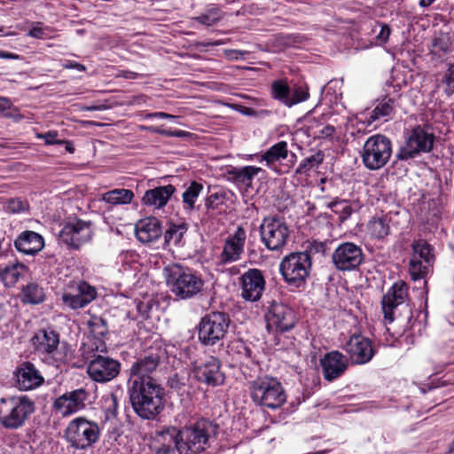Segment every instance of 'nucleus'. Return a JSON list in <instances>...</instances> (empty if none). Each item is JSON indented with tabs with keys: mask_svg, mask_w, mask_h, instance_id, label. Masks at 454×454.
<instances>
[{
	"mask_svg": "<svg viewBox=\"0 0 454 454\" xmlns=\"http://www.w3.org/2000/svg\"><path fill=\"white\" fill-rule=\"evenodd\" d=\"M229 178L234 182L239 183V176L241 174V168H231L228 170Z\"/></svg>",
	"mask_w": 454,
	"mask_h": 454,
	"instance_id": "13d9d810",
	"label": "nucleus"
},
{
	"mask_svg": "<svg viewBox=\"0 0 454 454\" xmlns=\"http://www.w3.org/2000/svg\"><path fill=\"white\" fill-rule=\"evenodd\" d=\"M219 13L217 10H210L208 12L201 14L199 17H196L195 20L201 24L207 26H212L215 24L219 20Z\"/></svg>",
	"mask_w": 454,
	"mask_h": 454,
	"instance_id": "09e8293b",
	"label": "nucleus"
},
{
	"mask_svg": "<svg viewBox=\"0 0 454 454\" xmlns=\"http://www.w3.org/2000/svg\"><path fill=\"white\" fill-rule=\"evenodd\" d=\"M390 35V28L387 25H381L380 31L377 35V39L380 43H384L388 40Z\"/></svg>",
	"mask_w": 454,
	"mask_h": 454,
	"instance_id": "864d4df0",
	"label": "nucleus"
},
{
	"mask_svg": "<svg viewBox=\"0 0 454 454\" xmlns=\"http://www.w3.org/2000/svg\"><path fill=\"white\" fill-rule=\"evenodd\" d=\"M391 154L392 145L390 139L378 134L370 137L364 143L362 160L367 168L376 170L387 163Z\"/></svg>",
	"mask_w": 454,
	"mask_h": 454,
	"instance_id": "1a4fd4ad",
	"label": "nucleus"
},
{
	"mask_svg": "<svg viewBox=\"0 0 454 454\" xmlns=\"http://www.w3.org/2000/svg\"><path fill=\"white\" fill-rule=\"evenodd\" d=\"M289 98L291 101L289 107L308 100L309 98V87L306 84L292 87Z\"/></svg>",
	"mask_w": 454,
	"mask_h": 454,
	"instance_id": "79ce46f5",
	"label": "nucleus"
},
{
	"mask_svg": "<svg viewBox=\"0 0 454 454\" xmlns=\"http://www.w3.org/2000/svg\"><path fill=\"white\" fill-rule=\"evenodd\" d=\"M369 233L375 239H383L389 234V224L386 217H373L367 224Z\"/></svg>",
	"mask_w": 454,
	"mask_h": 454,
	"instance_id": "f704fd0d",
	"label": "nucleus"
},
{
	"mask_svg": "<svg viewBox=\"0 0 454 454\" xmlns=\"http://www.w3.org/2000/svg\"><path fill=\"white\" fill-rule=\"evenodd\" d=\"M218 359L209 357L206 362L196 365L193 369L194 377L200 382L210 387L223 385L225 380L224 373L220 369Z\"/></svg>",
	"mask_w": 454,
	"mask_h": 454,
	"instance_id": "412c9836",
	"label": "nucleus"
},
{
	"mask_svg": "<svg viewBox=\"0 0 454 454\" xmlns=\"http://www.w3.org/2000/svg\"><path fill=\"white\" fill-rule=\"evenodd\" d=\"M19 58L20 56L17 54L0 50V59H18Z\"/></svg>",
	"mask_w": 454,
	"mask_h": 454,
	"instance_id": "69168bd1",
	"label": "nucleus"
},
{
	"mask_svg": "<svg viewBox=\"0 0 454 454\" xmlns=\"http://www.w3.org/2000/svg\"><path fill=\"white\" fill-rule=\"evenodd\" d=\"M289 153L287 143L280 141L270 146L262 155L261 161H265L266 166L277 170V162L287 158Z\"/></svg>",
	"mask_w": 454,
	"mask_h": 454,
	"instance_id": "c85d7f7f",
	"label": "nucleus"
},
{
	"mask_svg": "<svg viewBox=\"0 0 454 454\" xmlns=\"http://www.w3.org/2000/svg\"><path fill=\"white\" fill-rule=\"evenodd\" d=\"M58 344L59 342H38L36 348L39 351L52 354L56 350Z\"/></svg>",
	"mask_w": 454,
	"mask_h": 454,
	"instance_id": "603ef678",
	"label": "nucleus"
},
{
	"mask_svg": "<svg viewBox=\"0 0 454 454\" xmlns=\"http://www.w3.org/2000/svg\"><path fill=\"white\" fill-rule=\"evenodd\" d=\"M230 319L225 313L213 312L204 317L198 327L199 340H219L224 338Z\"/></svg>",
	"mask_w": 454,
	"mask_h": 454,
	"instance_id": "4468645a",
	"label": "nucleus"
},
{
	"mask_svg": "<svg viewBox=\"0 0 454 454\" xmlns=\"http://www.w3.org/2000/svg\"><path fill=\"white\" fill-rule=\"evenodd\" d=\"M14 246L23 254H35L43 248L44 241L37 232L25 231L15 239Z\"/></svg>",
	"mask_w": 454,
	"mask_h": 454,
	"instance_id": "393cba45",
	"label": "nucleus"
},
{
	"mask_svg": "<svg viewBox=\"0 0 454 454\" xmlns=\"http://www.w3.org/2000/svg\"><path fill=\"white\" fill-rule=\"evenodd\" d=\"M105 331H106V327L103 320H100V325L98 323H93L91 332L95 334L104 335Z\"/></svg>",
	"mask_w": 454,
	"mask_h": 454,
	"instance_id": "bf43d9fd",
	"label": "nucleus"
},
{
	"mask_svg": "<svg viewBox=\"0 0 454 454\" xmlns=\"http://www.w3.org/2000/svg\"><path fill=\"white\" fill-rule=\"evenodd\" d=\"M372 342H346V350L350 359L355 364H365L369 362L373 355Z\"/></svg>",
	"mask_w": 454,
	"mask_h": 454,
	"instance_id": "bb28decb",
	"label": "nucleus"
},
{
	"mask_svg": "<svg viewBox=\"0 0 454 454\" xmlns=\"http://www.w3.org/2000/svg\"><path fill=\"white\" fill-rule=\"evenodd\" d=\"M396 100L391 98H385L372 111L369 117V122H373L382 117L390 116L394 113Z\"/></svg>",
	"mask_w": 454,
	"mask_h": 454,
	"instance_id": "72a5a7b5",
	"label": "nucleus"
},
{
	"mask_svg": "<svg viewBox=\"0 0 454 454\" xmlns=\"http://www.w3.org/2000/svg\"><path fill=\"white\" fill-rule=\"evenodd\" d=\"M442 82L445 84L444 93L450 97L454 93V64H449Z\"/></svg>",
	"mask_w": 454,
	"mask_h": 454,
	"instance_id": "c03bdc74",
	"label": "nucleus"
},
{
	"mask_svg": "<svg viewBox=\"0 0 454 454\" xmlns=\"http://www.w3.org/2000/svg\"><path fill=\"white\" fill-rule=\"evenodd\" d=\"M384 324L390 336L399 339L409 329L413 317L409 302V287L403 281L395 282L382 296Z\"/></svg>",
	"mask_w": 454,
	"mask_h": 454,
	"instance_id": "f03ea898",
	"label": "nucleus"
},
{
	"mask_svg": "<svg viewBox=\"0 0 454 454\" xmlns=\"http://www.w3.org/2000/svg\"><path fill=\"white\" fill-rule=\"evenodd\" d=\"M17 387L20 390H30L43 384V378L33 364L24 363L16 372Z\"/></svg>",
	"mask_w": 454,
	"mask_h": 454,
	"instance_id": "b1692460",
	"label": "nucleus"
},
{
	"mask_svg": "<svg viewBox=\"0 0 454 454\" xmlns=\"http://www.w3.org/2000/svg\"><path fill=\"white\" fill-rule=\"evenodd\" d=\"M324 160V154L321 151H318L315 154L305 158L299 164L295 170L296 174L307 175L311 169L317 168Z\"/></svg>",
	"mask_w": 454,
	"mask_h": 454,
	"instance_id": "58836bf2",
	"label": "nucleus"
},
{
	"mask_svg": "<svg viewBox=\"0 0 454 454\" xmlns=\"http://www.w3.org/2000/svg\"><path fill=\"white\" fill-rule=\"evenodd\" d=\"M203 189V185L197 182H192L183 193V202L185 209L192 210L195 202Z\"/></svg>",
	"mask_w": 454,
	"mask_h": 454,
	"instance_id": "4c0bfd02",
	"label": "nucleus"
},
{
	"mask_svg": "<svg viewBox=\"0 0 454 454\" xmlns=\"http://www.w3.org/2000/svg\"><path fill=\"white\" fill-rule=\"evenodd\" d=\"M311 257L308 252H296L286 255L279 265L285 281L300 286L309 274Z\"/></svg>",
	"mask_w": 454,
	"mask_h": 454,
	"instance_id": "6e6552de",
	"label": "nucleus"
},
{
	"mask_svg": "<svg viewBox=\"0 0 454 454\" xmlns=\"http://www.w3.org/2000/svg\"><path fill=\"white\" fill-rule=\"evenodd\" d=\"M35 403L27 395L0 400V423L6 429L21 427L35 411Z\"/></svg>",
	"mask_w": 454,
	"mask_h": 454,
	"instance_id": "39448f33",
	"label": "nucleus"
},
{
	"mask_svg": "<svg viewBox=\"0 0 454 454\" xmlns=\"http://www.w3.org/2000/svg\"><path fill=\"white\" fill-rule=\"evenodd\" d=\"M239 112L244 114V115H247V116H258V115H262V114H269L268 111H265V110H262V111H255L254 109H253L252 107H247V106H239Z\"/></svg>",
	"mask_w": 454,
	"mask_h": 454,
	"instance_id": "5fc2aeb1",
	"label": "nucleus"
},
{
	"mask_svg": "<svg viewBox=\"0 0 454 454\" xmlns=\"http://www.w3.org/2000/svg\"><path fill=\"white\" fill-rule=\"evenodd\" d=\"M12 106V103L10 99L6 98L0 97V112H4L5 110L11 109Z\"/></svg>",
	"mask_w": 454,
	"mask_h": 454,
	"instance_id": "680f3d73",
	"label": "nucleus"
},
{
	"mask_svg": "<svg viewBox=\"0 0 454 454\" xmlns=\"http://www.w3.org/2000/svg\"><path fill=\"white\" fill-rule=\"evenodd\" d=\"M23 301L31 304H38L44 301L43 289L35 283H30L23 287Z\"/></svg>",
	"mask_w": 454,
	"mask_h": 454,
	"instance_id": "c9c22d12",
	"label": "nucleus"
},
{
	"mask_svg": "<svg viewBox=\"0 0 454 454\" xmlns=\"http://www.w3.org/2000/svg\"><path fill=\"white\" fill-rule=\"evenodd\" d=\"M291 87L286 79H278L272 82L270 85V97L289 107Z\"/></svg>",
	"mask_w": 454,
	"mask_h": 454,
	"instance_id": "2f4dec72",
	"label": "nucleus"
},
{
	"mask_svg": "<svg viewBox=\"0 0 454 454\" xmlns=\"http://www.w3.org/2000/svg\"><path fill=\"white\" fill-rule=\"evenodd\" d=\"M62 67L65 69H76L80 72H84L86 70V67L84 65L80 64L75 61H73V60H67L65 63L62 64Z\"/></svg>",
	"mask_w": 454,
	"mask_h": 454,
	"instance_id": "6e6d98bb",
	"label": "nucleus"
},
{
	"mask_svg": "<svg viewBox=\"0 0 454 454\" xmlns=\"http://www.w3.org/2000/svg\"><path fill=\"white\" fill-rule=\"evenodd\" d=\"M107 406L105 411V416L106 420L116 419L118 415V398L116 395L112 394L110 397L106 401Z\"/></svg>",
	"mask_w": 454,
	"mask_h": 454,
	"instance_id": "a18cd8bd",
	"label": "nucleus"
},
{
	"mask_svg": "<svg viewBox=\"0 0 454 454\" xmlns=\"http://www.w3.org/2000/svg\"><path fill=\"white\" fill-rule=\"evenodd\" d=\"M177 441H179V429L175 427H165L157 433L155 438L156 443H174L176 449Z\"/></svg>",
	"mask_w": 454,
	"mask_h": 454,
	"instance_id": "a19ab883",
	"label": "nucleus"
},
{
	"mask_svg": "<svg viewBox=\"0 0 454 454\" xmlns=\"http://www.w3.org/2000/svg\"><path fill=\"white\" fill-rule=\"evenodd\" d=\"M269 329L274 328L281 333L294 326V311L282 303L273 302L265 315Z\"/></svg>",
	"mask_w": 454,
	"mask_h": 454,
	"instance_id": "6ab92c4d",
	"label": "nucleus"
},
{
	"mask_svg": "<svg viewBox=\"0 0 454 454\" xmlns=\"http://www.w3.org/2000/svg\"><path fill=\"white\" fill-rule=\"evenodd\" d=\"M9 309H10V306L8 304H5V303L0 304V320L3 319L4 317H5Z\"/></svg>",
	"mask_w": 454,
	"mask_h": 454,
	"instance_id": "774afa93",
	"label": "nucleus"
},
{
	"mask_svg": "<svg viewBox=\"0 0 454 454\" xmlns=\"http://www.w3.org/2000/svg\"><path fill=\"white\" fill-rule=\"evenodd\" d=\"M435 137L427 127L416 126L407 136L403 146L396 156L399 160H406L413 159L421 153H430L434 144Z\"/></svg>",
	"mask_w": 454,
	"mask_h": 454,
	"instance_id": "9d476101",
	"label": "nucleus"
},
{
	"mask_svg": "<svg viewBox=\"0 0 454 454\" xmlns=\"http://www.w3.org/2000/svg\"><path fill=\"white\" fill-rule=\"evenodd\" d=\"M164 355L165 349L160 346H151L129 370V401L134 411L145 419H154L164 408V388L150 376Z\"/></svg>",
	"mask_w": 454,
	"mask_h": 454,
	"instance_id": "f257e3e1",
	"label": "nucleus"
},
{
	"mask_svg": "<svg viewBox=\"0 0 454 454\" xmlns=\"http://www.w3.org/2000/svg\"><path fill=\"white\" fill-rule=\"evenodd\" d=\"M233 196L234 194L231 191L224 188H216L209 191V195L205 201L207 213L209 214L211 211L221 209Z\"/></svg>",
	"mask_w": 454,
	"mask_h": 454,
	"instance_id": "c756f323",
	"label": "nucleus"
},
{
	"mask_svg": "<svg viewBox=\"0 0 454 454\" xmlns=\"http://www.w3.org/2000/svg\"><path fill=\"white\" fill-rule=\"evenodd\" d=\"M211 425L206 421L197 422L179 429L176 450L179 454H198L209 447Z\"/></svg>",
	"mask_w": 454,
	"mask_h": 454,
	"instance_id": "0eeeda50",
	"label": "nucleus"
},
{
	"mask_svg": "<svg viewBox=\"0 0 454 454\" xmlns=\"http://www.w3.org/2000/svg\"><path fill=\"white\" fill-rule=\"evenodd\" d=\"M88 397L89 394L84 388H78L59 396L54 401L53 408L61 416L67 417L83 410Z\"/></svg>",
	"mask_w": 454,
	"mask_h": 454,
	"instance_id": "dca6fc26",
	"label": "nucleus"
},
{
	"mask_svg": "<svg viewBox=\"0 0 454 454\" xmlns=\"http://www.w3.org/2000/svg\"><path fill=\"white\" fill-rule=\"evenodd\" d=\"M157 444L154 447L155 454H171L176 450L174 443L164 442Z\"/></svg>",
	"mask_w": 454,
	"mask_h": 454,
	"instance_id": "8fccbe9b",
	"label": "nucleus"
},
{
	"mask_svg": "<svg viewBox=\"0 0 454 454\" xmlns=\"http://www.w3.org/2000/svg\"><path fill=\"white\" fill-rule=\"evenodd\" d=\"M27 272V267L22 263H12L0 269V277L5 286H13Z\"/></svg>",
	"mask_w": 454,
	"mask_h": 454,
	"instance_id": "7c9ffc66",
	"label": "nucleus"
},
{
	"mask_svg": "<svg viewBox=\"0 0 454 454\" xmlns=\"http://www.w3.org/2000/svg\"><path fill=\"white\" fill-rule=\"evenodd\" d=\"M136 235L139 241L149 243L161 235L160 222L154 217L140 220L136 224Z\"/></svg>",
	"mask_w": 454,
	"mask_h": 454,
	"instance_id": "a878e982",
	"label": "nucleus"
},
{
	"mask_svg": "<svg viewBox=\"0 0 454 454\" xmlns=\"http://www.w3.org/2000/svg\"><path fill=\"white\" fill-rule=\"evenodd\" d=\"M166 283L179 299H190L198 294L203 286L202 279L190 269L180 264H171L164 269Z\"/></svg>",
	"mask_w": 454,
	"mask_h": 454,
	"instance_id": "7ed1b4c3",
	"label": "nucleus"
},
{
	"mask_svg": "<svg viewBox=\"0 0 454 454\" xmlns=\"http://www.w3.org/2000/svg\"><path fill=\"white\" fill-rule=\"evenodd\" d=\"M187 231V225L186 223H180V224H170L168 229L165 232V242L168 244H174L178 245L183 237L184 234Z\"/></svg>",
	"mask_w": 454,
	"mask_h": 454,
	"instance_id": "ea45409f",
	"label": "nucleus"
},
{
	"mask_svg": "<svg viewBox=\"0 0 454 454\" xmlns=\"http://www.w3.org/2000/svg\"><path fill=\"white\" fill-rule=\"evenodd\" d=\"M247 233L242 226H238L232 235H230L224 242L220 254L221 262L228 264L239 261L244 252Z\"/></svg>",
	"mask_w": 454,
	"mask_h": 454,
	"instance_id": "aec40b11",
	"label": "nucleus"
},
{
	"mask_svg": "<svg viewBox=\"0 0 454 454\" xmlns=\"http://www.w3.org/2000/svg\"><path fill=\"white\" fill-rule=\"evenodd\" d=\"M120 372V364L109 357L98 356L90 362L87 372L90 377L98 382H106L114 379Z\"/></svg>",
	"mask_w": 454,
	"mask_h": 454,
	"instance_id": "a211bd4d",
	"label": "nucleus"
},
{
	"mask_svg": "<svg viewBox=\"0 0 454 454\" xmlns=\"http://www.w3.org/2000/svg\"><path fill=\"white\" fill-rule=\"evenodd\" d=\"M190 135L189 132L184 130H170L168 133V137H185Z\"/></svg>",
	"mask_w": 454,
	"mask_h": 454,
	"instance_id": "0e129e2a",
	"label": "nucleus"
},
{
	"mask_svg": "<svg viewBox=\"0 0 454 454\" xmlns=\"http://www.w3.org/2000/svg\"><path fill=\"white\" fill-rule=\"evenodd\" d=\"M175 190L171 184L149 190L145 193L143 201L145 205L161 207L167 204Z\"/></svg>",
	"mask_w": 454,
	"mask_h": 454,
	"instance_id": "cd10ccee",
	"label": "nucleus"
},
{
	"mask_svg": "<svg viewBox=\"0 0 454 454\" xmlns=\"http://www.w3.org/2000/svg\"><path fill=\"white\" fill-rule=\"evenodd\" d=\"M260 235L262 242L269 250L278 251L286 244L289 230L283 219L268 216L260 224Z\"/></svg>",
	"mask_w": 454,
	"mask_h": 454,
	"instance_id": "f8f14e48",
	"label": "nucleus"
},
{
	"mask_svg": "<svg viewBox=\"0 0 454 454\" xmlns=\"http://www.w3.org/2000/svg\"><path fill=\"white\" fill-rule=\"evenodd\" d=\"M253 401L270 409H278L286 401V392L276 378H258L251 383Z\"/></svg>",
	"mask_w": 454,
	"mask_h": 454,
	"instance_id": "423d86ee",
	"label": "nucleus"
},
{
	"mask_svg": "<svg viewBox=\"0 0 454 454\" xmlns=\"http://www.w3.org/2000/svg\"><path fill=\"white\" fill-rule=\"evenodd\" d=\"M241 296L246 301H257L265 289V280L258 269H249L240 278Z\"/></svg>",
	"mask_w": 454,
	"mask_h": 454,
	"instance_id": "f3484780",
	"label": "nucleus"
},
{
	"mask_svg": "<svg viewBox=\"0 0 454 454\" xmlns=\"http://www.w3.org/2000/svg\"><path fill=\"white\" fill-rule=\"evenodd\" d=\"M28 35L34 38H42L43 31L41 27H33L29 32Z\"/></svg>",
	"mask_w": 454,
	"mask_h": 454,
	"instance_id": "e2e57ef3",
	"label": "nucleus"
},
{
	"mask_svg": "<svg viewBox=\"0 0 454 454\" xmlns=\"http://www.w3.org/2000/svg\"><path fill=\"white\" fill-rule=\"evenodd\" d=\"M431 47L434 54L441 55L450 52L452 49L451 36L448 33H440L432 40Z\"/></svg>",
	"mask_w": 454,
	"mask_h": 454,
	"instance_id": "e433bc0d",
	"label": "nucleus"
},
{
	"mask_svg": "<svg viewBox=\"0 0 454 454\" xmlns=\"http://www.w3.org/2000/svg\"><path fill=\"white\" fill-rule=\"evenodd\" d=\"M59 335L51 327L40 329L30 340H59Z\"/></svg>",
	"mask_w": 454,
	"mask_h": 454,
	"instance_id": "49530a36",
	"label": "nucleus"
},
{
	"mask_svg": "<svg viewBox=\"0 0 454 454\" xmlns=\"http://www.w3.org/2000/svg\"><path fill=\"white\" fill-rule=\"evenodd\" d=\"M412 254L409 262V273L412 280L425 278L434 262L433 247L425 239H415L411 243Z\"/></svg>",
	"mask_w": 454,
	"mask_h": 454,
	"instance_id": "9b49d317",
	"label": "nucleus"
},
{
	"mask_svg": "<svg viewBox=\"0 0 454 454\" xmlns=\"http://www.w3.org/2000/svg\"><path fill=\"white\" fill-rule=\"evenodd\" d=\"M333 262L339 270H352L364 261L362 248L352 242L339 245L332 255Z\"/></svg>",
	"mask_w": 454,
	"mask_h": 454,
	"instance_id": "2eb2a0df",
	"label": "nucleus"
},
{
	"mask_svg": "<svg viewBox=\"0 0 454 454\" xmlns=\"http://www.w3.org/2000/svg\"><path fill=\"white\" fill-rule=\"evenodd\" d=\"M146 117L147 118L158 117V118L168 119V120H176L178 118L176 115H173V114L163 113V112H156V113L148 114L146 115Z\"/></svg>",
	"mask_w": 454,
	"mask_h": 454,
	"instance_id": "4d7b16f0",
	"label": "nucleus"
},
{
	"mask_svg": "<svg viewBox=\"0 0 454 454\" xmlns=\"http://www.w3.org/2000/svg\"><path fill=\"white\" fill-rule=\"evenodd\" d=\"M324 377L326 380L332 381L341 376L347 370L348 363L345 356L339 351L327 353L321 359Z\"/></svg>",
	"mask_w": 454,
	"mask_h": 454,
	"instance_id": "4be33fe9",
	"label": "nucleus"
},
{
	"mask_svg": "<svg viewBox=\"0 0 454 454\" xmlns=\"http://www.w3.org/2000/svg\"><path fill=\"white\" fill-rule=\"evenodd\" d=\"M147 129H149L154 133L166 136V137H168V133L170 131V130H167V129L158 128V127H149V128H147Z\"/></svg>",
	"mask_w": 454,
	"mask_h": 454,
	"instance_id": "338daca9",
	"label": "nucleus"
},
{
	"mask_svg": "<svg viewBox=\"0 0 454 454\" xmlns=\"http://www.w3.org/2000/svg\"><path fill=\"white\" fill-rule=\"evenodd\" d=\"M7 207L9 211L17 214L27 211L29 208V204L20 198H13L9 200Z\"/></svg>",
	"mask_w": 454,
	"mask_h": 454,
	"instance_id": "de8ad7c7",
	"label": "nucleus"
},
{
	"mask_svg": "<svg viewBox=\"0 0 454 454\" xmlns=\"http://www.w3.org/2000/svg\"><path fill=\"white\" fill-rule=\"evenodd\" d=\"M334 132H335L334 127L332 126V125H327V126L324 127L319 131V137H333Z\"/></svg>",
	"mask_w": 454,
	"mask_h": 454,
	"instance_id": "052dcab7",
	"label": "nucleus"
},
{
	"mask_svg": "<svg viewBox=\"0 0 454 454\" xmlns=\"http://www.w3.org/2000/svg\"><path fill=\"white\" fill-rule=\"evenodd\" d=\"M133 198L134 193L128 189H114L102 194V200L112 205L129 204Z\"/></svg>",
	"mask_w": 454,
	"mask_h": 454,
	"instance_id": "473e14b6",
	"label": "nucleus"
},
{
	"mask_svg": "<svg viewBox=\"0 0 454 454\" xmlns=\"http://www.w3.org/2000/svg\"><path fill=\"white\" fill-rule=\"evenodd\" d=\"M262 171V168L254 166H246L241 168L239 183L247 186H251L254 177Z\"/></svg>",
	"mask_w": 454,
	"mask_h": 454,
	"instance_id": "37998d69",
	"label": "nucleus"
},
{
	"mask_svg": "<svg viewBox=\"0 0 454 454\" xmlns=\"http://www.w3.org/2000/svg\"><path fill=\"white\" fill-rule=\"evenodd\" d=\"M58 133L56 131H49L45 134H38L39 138H43L47 145L63 144V140L57 139Z\"/></svg>",
	"mask_w": 454,
	"mask_h": 454,
	"instance_id": "3c124183",
	"label": "nucleus"
},
{
	"mask_svg": "<svg viewBox=\"0 0 454 454\" xmlns=\"http://www.w3.org/2000/svg\"><path fill=\"white\" fill-rule=\"evenodd\" d=\"M91 237V223L81 219L69 220L59 233L60 241L74 249L88 242Z\"/></svg>",
	"mask_w": 454,
	"mask_h": 454,
	"instance_id": "ddd939ff",
	"label": "nucleus"
},
{
	"mask_svg": "<svg viewBox=\"0 0 454 454\" xmlns=\"http://www.w3.org/2000/svg\"><path fill=\"white\" fill-rule=\"evenodd\" d=\"M100 435L99 425L84 416L73 419L63 432L66 442L73 449L78 450H84L92 447L99 441Z\"/></svg>",
	"mask_w": 454,
	"mask_h": 454,
	"instance_id": "20e7f679",
	"label": "nucleus"
},
{
	"mask_svg": "<svg viewBox=\"0 0 454 454\" xmlns=\"http://www.w3.org/2000/svg\"><path fill=\"white\" fill-rule=\"evenodd\" d=\"M97 296L96 289L86 282H81L77 286L75 294H64L62 295L63 302L73 309H77L87 306Z\"/></svg>",
	"mask_w": 454,
	"mask_h": 454,
	"instance_id": "5701e85b",
	"label": "nucleus"
}]
</instances>
